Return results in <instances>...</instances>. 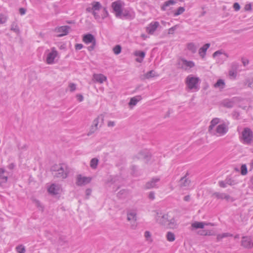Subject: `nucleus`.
<instances>
[{
  "instance_id": "nucleus-6",
  "label": "nucleus",
  "mask_w": 253,
  "mask_h": 253,
  "mask_svg": "<svg viewBox=\"0 0 253 253\" xmlns=\"http://www.w3.org/2000/svg\"><path fill=\"white\" fill-rule=\"evenodd\" d=\"M199 79L191 75L187 76L185 83L189 89H197Z\"/></svg>"
},
{
  "instance_id": "nucleus-28",
  "label": "nucleus",
  "mask_w": 253,
  "mask_h": 253,
  "mask_svg": "<svg viewBox=\"0 0 253 253\" xmlns=\"http://www.w3.org/2000/svg\"><path fill=\"white\" fill-rule=\"evenodd\" d=\"M222 105L225 107L231 108L233 107L234 102L232 100L227 99L224 100L222 102Z\"/></svg>"
},
{
  "instance_id": "nucleus-31",
  "label": "nucleus",
  "mask_w": 253,
  "mask_h": 253,
  "mask_svg": "<svg viewBox=\"0 0 253 253\" xmlns=\"http://www.w3.org/2000/svg\"><path fill=\"white\" fill-rule=\"evenodd\" d=\"M99 160L97 158H94L91 160L90 162V167L92 169H96L98 164Z\"/></svg>"
},
{
  "instance_id": "nucleus-18",
  "label": "nucleus",
  "mask_w": 253,
  "mask_h": 253,
  "mask_svg": "<svg viewBox=\"0 0 253 253\" xmlns=\"http://www.w3.org/2000/svg\"><path fill=\"white\" fill-rule=\"evenodd\" d=\"M91 4V7H88L86 8V11L88 12L92 13L94 11H99L102 7L101 3L98 1H93Z\"/></svg>"
},
{
  "instance_id": "nucleus-16",
  "label": "nucleus",
  "mask_w": 253,
  "mask_h": 253,
  "mask_svg": "<svg viewBox=\"0 0 253 253\" xmlns=\"http://www.w3.org/2000/svg\"><path fill=\"white\" fill-rule=\"evenodd\" d=\"M159 26L160 24L157 21L151 22L146 27V32L149 34L153 35Z\"/></svg>"
},
{
  "instance_id": "nucleus-63",
  "label": "nucleus",
  "mask_w": 253,
  "mask_h": 253,
  "mask_svg": "<svg viewBox=\"0 0 253 253\" xmlns=\"http://www.w3.org/2000/svg\"><path fill=\"white\" fill-rule=\"evenodd\" d=\"M129 13L128 12V11H125L124 12H122V16H124V17H127V16H129Z\"/></svg>"
},
{
  "instance_id": "nucleus-3",
  "label": "nucleus",
  "mask_w": 253,
  "mask_h": 253,
  "mask_svg": "<svg viewBox=\"0 0 253 253\" xmlns=\"http://www.w3.org/2000/svg\"><path fill=\"white\" fill-rule=\"evenodd\" d=\"M137 211L136 209H129L126 211V219L130 222L131 228L135 229L137 226L136 221L137 219Z\"/></svg>"
},
{
  "instance_id": "nucleus-25",
  "label": "nucleus",
  "mask_w": 253,
  "mask_h": 253,
  "mask_svg": "<svg viewBox=\"0 0 253 253\" xmlns=\"http://www.w3.org/2000/svg\"><path fill=\"white\" fill-rule=\"evenodd\" d=\"M187 49L192 53H195L197 50V46L193 42L188 43L186 45Z\"/></svg>"
},
{
  "instance_id": "nucleus-8",
  "label": "nucleus",
  "mask_w": 253,
  "mask_h": 253,
  "mask_svg": "<svg viewBox=\"0 0 253 253\" xmlns=\"http://www.w3.org/2000/svg\"><path fill=\"white\" fill-rule=\"evenodd\" d=\"M123 3L121 0L113 2L112 7L115 12L116 16L121 18L122 14Z\"/></svg>"
},
{
  "instance_id": "nucleus-46",
  "label": "nucleus",
  "mask_w": 253,
  "mask_h": 253,
  "mask_svg": "<svg viewBox=\"0 0 253 253\" xmlns=\"http://www.w3.org/2000/svg\"><path fill=\"white\" fill-rule=\"evenodd\" d=\"M134 55L137 56H139L143 59L145 57V53L143 51H136L135 52Z\"/></svg>"
},
{
  "instance_id": "nucleus-57",
  "label": "nucleus",
  "mask_w": 253,
  "mask_h": 253,
  "mask_svg": "<svg viewBox=\"0 0 253 253\" xmlns=\"http://www.w3.org/2000/svg\"><path fill=\"white\" fill-rule=\"evenodd\" d=\"M176 29V26H173L169 29V32L168 33L169 34H173L174 33V30Z\"/></svg>"
},
{
  "instance_id": "nucleus-53",
  "label": "nucleus",
  "mask_w": 253,
  "mask_h": 253,
  "mask_svg": "<svg viewBox=\"0 0 253 253\" xmlns=\"http://www.w3.org/2000/svg\"><path fill=\"white\" fill-rule=\"evenodd\" d=\"M233 8L235 11H239L240 9V5L238 2H235L233 4Z\"/></svg>"
},
{
  "instance_id": "nucleus-10",
  "label": "nucleus",
  "mask_w": 253,
  "mask_h": 253,
  "mask_svg": "<svg viewBox=\"0 0 253 253\" xmlns=\"http://www.w3.org/2000/svg\"><path fill=\"white\" fill-rule=\"evenodd\" d=\"M188 174L186 173V174L181 177L180 179L178 181V186L180 188L182 189H186L188 187L190 186L191 184V180L189 179V177H187V175Z\"/></svg>"
},
{
  "instance_id": "nucleus-48",
  "label": "nucleus",
  "mask_w": 253,
  "mask_h": 253,
  "mask_svg": "<svg viewBox=\"0 0 253 253\" xmlns=\"http://www.w3.org/2000/svg\"><path fill=\"white\" fill-rule=\"evenodd\" d=\"M225 180L227 184L231 186L234 185L236 184V182H235L234 180H232L231 178H227L225 179Z\"/></svg>"
},
{
  "instance_id": "nucleus-4",
  "label": "nucleus",
  "mask_w": 253,
  "mask_h": 253,
  "mask_svg": "<svg viewBox=\"0 0 253 253\" xmlns=\"http://www.w3.org/2000/svg\"><path fill=\"white\" fill-rule=\"evenodd\" d=\"M83 41L86 44L91 43V45L87 47L88 51H91L94 49L96 45V39L93 35L87 34L84 35Z\"/></svg>"
},
{
  "instance_id": "nucleus-42",
  "label": "nucleus",
  "mask_w": 253,
  "mask_h": 253,
  "mask_svg": "<svg viewBox=\"0 0 253 253\" xmlns=\"http://www.w3.org/2000/svg\"><path fill=\"white\" fill-rule=\"evenodd\" d=\"M7 20V17L3 14H0V24L5 23Z\"/></svg>"
},
{
  "instance_id": "nucleus-5",
  "label": "nucleus",
  "mask_w": 253,
  "mask_h": 253,
  "mask_svg": "<svg viewBox=\"0 0 253 253\" xmlns=\"http://www.w3.org/2000/svg\"><path fill=\"white\" fill-rule=\"evenodd\" d=\"M253 138V133L251 129L246 127L244 129L242 134V139L243 143L246 144H250Z\"/></svg>"
},
{
  "instance_id": "nucleus-49",
  "label": "nucleus",
  "mask_w": 253,
  "mask_h": 253,
  "mask_svg": "<svg viewBox=\"0 0 253 253\" xmlns=\"http://www.w3.org/2000/svg\"><path fill=\"white\" fill-rule=\"evenodd\" d=\"M76 97L78 101L80 102H82L84 100V96L81 94H77L76 95Z\"/></svg>"
},
{
  "instance_id": "nucleus-36",
  "label": "nucleus",
  "mask_w": 253,
  "mask_h": 253,
  "mask_svg": "<svg viewBox=\"0 0 253 253\" xmlns=\"http://www.w3.org/2000/svg\"><path fill=\"white\" fill-rule=\"evenodd\" d=\"M15 250L18 253H25L26 252L25 247L23 245L17 246Z\"/></svg>"
},
{
  "instance_id": "nucleus-47",
  "label": "nucleus",
  "mask_w": 253,
  "mask_h": 253,
  "mask_svg": "<svg viewBox=\"0 0 253 253\" xmlns=\"http://www.w3.org/2000/svg\"><path fill=\"white\" fill-rule=\"evenodd\" d=\"M225 200H226V201H231V202H234L235 201V199L231 197L229 195L227 194H225V196L224 197Z\"/></svg>"
},
{
  "instance_id": "nucleus-26",
  "label": "nucleus",
  "mask_w": 253,
  "mask_h": 253,
  "mask_svg": "<svg viewBox=\"0 0 253 253\" xmlns=\"http://www.w3.org/2000/svg\"><path fill=\"white\" fill-rule=\"evenodd\" d=\"M205 226V222H204L195 221L192 223L191 224V227L195 229L199 228L203 229L204 228Z\"/></svg>"
},
{
  "instance_id": "nucleus-17",
  "label": "nucleus",
  "mask_w": 253,
  "mask_h": 253,
  "mask_svg": "<svg viewBox=\"0 0 253 253\" xmlns=\"http://www.w3.org/2000/svg\"><path fill=\"white\" fill-rule=\"evenodd\" d=\"M70 27L69 26H63L57 27L55 29V31L57 33H61L58 35L59 37H62L66 35L69 33Z\"/></svg>"
},
{
  "instance_id": "nucleus-41",
  "label": "nucleus",
  "mask_w": 253,
  "mask_h": 253,
  "mask_svg": "<svg viewBox=\"0 0 253 253\" xmlns=\"http://www.w3.org/2000/svg\"><path fill=\"white\" fill-rule=\"evenodd\" d=\"M241 173L243 175H245L248 172L247 168L245 164L242 165L241 167Z\"/></svg>"
},
{
  "instance_id": "nucleus-38",
  "label": "nucleus",
  "mask_w": 253,
  "mask_h": 253,
  "mask_svg": "<svg viewBox=\"0 0 253 253\" xmlns=\"http://www.w3.org/2000/svg\"><path fill=\"white\" fill-rule=\"evenodd\" d=\"M98 129L97 128L91 126L89 128V130L87 133V135L88 136L91 135L94 133H95Z\"/></svg>"
},
{
  "instance_id": "nucleus-40",
  "label": "nucleus",
  "mask_w": 253,
  "mask_h": 253,
  "mask_svg": "<svg viewBox=\"0 0 253 253\" xmlns=\"http://www.w3.org/2000/svg\"><path fill=\"white\" fill-rule=\"evenodd\" d=\"M34 203L36 205V206L40 210L43 211V207L42 205L40 202L36 199L33 200Z\"/></svg>"
},
{
  "instance_id": "nucleus-7",
  "label": "nucleus",
  "mask_w": 253,
  "mask_h": 253,
  "mask_svg": "<svg viewBox=\"0 0 253 253\" xmlns=\"http://www.w3.org/2000/svg\"><path fill=\"white\" fill-rule=\"evenodd\" d=\"M156 212L155 218L157 222L166 226L169 221V218L170 217V216L169 213L162 214L161 212H159L158 211H156Z\"/></svg>"
},
{
  "instance_id": "nucleus-45",
  "label": "nucleus",
  "mask_w": 253,
  "mask_h": 253,
  "mask_svg": "<svg viewBox=\"0 0 253 253\" xmlns=\"http://www.w3.org/2000/svg\"><path fill=\"white\" fill-rule=\"evenodd\" d=\"M199 234L203 236H212L214 234L211 231H205L203 230L199 233Z\"/></svg>"
},
{
  "instance_id": "nucleus-14",
  "label": "nucleus",
  "mask_w": 253,
  "mask_h": 253,
  "mask_svg": "<svg viewBox=\"0 0 253 253\" xmlns=\"http://www.w3.org/2000/svg\"><path fill=\"white\" fill-rule=\"evenodd\" d=\"M251 237L243 236L241 241V245L245 248L251 249L253 247V242Z\"/></svg>"
},
{
  "instance_id": "nucleus-27",
  "label": "nucleus",
  "mask_w": 253,
  "mask_h": 253,
  "mask_svg": "<svg viewBox=\"0 0 253 253\" xmlns=\"http://www.w3.org/2000/svg\"><path fill=\"white\" fill-rule=\"evenodd\" d=\"M225 84L224 81L222 79H219L217 80V82L214 84L213 86L215 88L222 89L225 87Z\"/></svg>"
},
{
  "instance_id": "nucleus-60",
  "label": "nucleus",
  "mask_w": 253,
  "mask_h": 253,
  "mask_svg": "<svg viewBox=\"0 0 253 253\" xmlns=\"http://www.w3.org/2000/svg\"><path fill=\"white\" fill-rule=\"evenodd\" d=\"M19 10L21 15L25 14L26 11L24 8H20Z\"/></svg>"
},
{
  "instance_id": "nucleus-13",
  "label": "nucleus",
  "mask_w": 253,
  "mask_h": 253,
  "mask_svg": "<svg viewBox=\"0 0 253 253\" xmlns=\"http://www.w3.org/2000/svg\"><path fill=\"white\" fill-rule=\"evenodd\" d=\"M91 180V178L89 177L82 176L81 175H78L77 177L76 184L78 186H83L89 183Z\"/></svg>"
},
{
  "instance_id": "nucleus-59",
  "label": "nucleus",
  "mask_w": 253,
  "mask_h": 253,
  "mask_svg": "<svg viewBox=\"0 0 253 253\" xmlns=\"http://www.w3.org/2000/svg\"><path fill=\"white\" fill-rule=\"evenodd\" d=\"M232 236V234L229 233H224L222 234V236L223 237V238L227 237H231Z\"/></svg>"
},
{
  "instance_id": "nucleus-30",
  "label": "nucleus",
  "mask_w": 253,
  "mask_h": 253,
  "mask_svg": "<svg viewBox=\"0 0 253 253\" xmlns=\"http://www.w3.org/2000/svg\"><path fill=\"white\" fill-rule=\"evenodd\" d=\"M5 170L3 168L0 169V179L3 183H6L7 181V175H4Z\"/></svg>"
},
{
  "instance_id": "nucleus-11",
  "label": "nucleus",
  "mask_w": 253,
  "mask_h": 253,
  "mask_svg": "<svg viewBox=\"0 0 253 253\" xmlns=\"http://www.w3.org/2000/svg\"><path fill=\"white\" fill-rule=\"evenodd\" d=\"M58 52L55 47L51 48V51L49 52L46 57V63L48 64H52L54 62V59L57 56Z\"/></svg>"
},
{
  "instance_id": "nucleus-33",
  "label": "nucleus",
  "mask_w": 253,
  "mask_h": 253,
  "mask_svg": "<svg viewBox=\"0 0 253 253\" xmlns=\"http://www.w3.org/2000/svg\"><path fill=\"white\" fill-rule=\"evenodd\" d=\"M144 237L145 238V240L149 242L152 243L153 242V239L152 238V236L151 233L149 231H146L144 232Z\"/></svg>"
},
{
  "instance_id": "nucleus-37",
  "label": "nucleus",
  "mask_w": 253,
  "mask_h": 253,
  "mask_svg": "<svg viewBox=\"0 0 253 253\" xmlns=\"http://www.w3.org/2000/svg\"><path fill=\"white\" fill-rule=\"evenodd\" d=\"M122 50V47L120 45H116L113 48V51L114 53L118 55L120 54Z\"/></svg>"
},
{
  "instance_id": "nucleus-64",
  "label": "nucleus",
  "mask_w": 253,
  "mask_h": 253,
  "mask_svg": "<svg viewBox=\"0 0 253 253\" xmlns=\"http://www.w3.org/2000/svg\"><path fill=\"white\" fill-rule=\"evenodd\" d=\"M91 193V190L90 189H87L85 191V194L87 196L90 195Z\"/></svg>"
},
{
  "instance_id": "nucleus-9",
  "label": "nucleus",
  "mask_w": 253,
  "mask_h": 253,
  "mask_svg": "<svg viewBox=\"0 0 253 253\" xmlns=\"http://www.w3.org/2000/svg\"><path fill=\"white\" fill-rule=\"evenodd\" d=\"M177 66L178 68L187 70L189 68L193 67L195 66V64L193 61H187L186 59H182L178 60Z\"/></svg>"
},
{
  "instance_id": "nucleus-58",
  "label": "nucleus",
  "mask_w": 253,
  "mask_h": 253,
  "mask_svg": "<svg viewBox=\"0 0 253 253\" xmlns=\"http://www.w3.org/2000/svg\"><path fill=\"white\" fill-rule=\"evenodd\" d=\"M96 11H94L92 12V14L94 16V17L95 19H98L99 18V15L98 14V13L96 12Z\"/></svg>"
},
{
  "instance_id": "nucleus-12",
  "label": "nucleus",
  "mask_w": 253,
  "mask_h": 253,
  "mask_svg": "<svg viewBox=\"0 0 253 253\" xmlns=\"http://www.w3.org/2000/svg\"><path fill=\"white\" fill-rule=\"evenodd\" d=\"M160 178L159 177L152 178L151 180L148 181L146 183L145 188L146 189H150L154 188H158L157 183L160 181Z\"/></svg>"
},
{
  "instance_id": "nucleus-44",
  "label": "nucleus",
  "mask_w": 253,
  "mask_h": 253,
  "mask_svg": "<svg viewBox=\"0 0 253 253\" xmlns=\"http://www.w3.org/2000/svg\"><path fill=\"white\" fill-rule=\"evenodd\" d=\"M11 30L14 31L16 33H18L19 32V28L16 24L15 23H13L11 26Z\"/></svg>"
},
{
  "instance_id": "nucleus-43",
  "label": "nucleus",
  "mask_w": 253,
  "mask_h": 253,
  "mask_svg": "<svg viewBox=\"0 0 253 253\" xmlns=\"http://www.w3.org/2000/svg\"><path fill=\"white\" fill-rule=\"evenodd\" d=\"M76 84L74 83H69L68 85V88L70 92H73L76 90L77 87Z\"/></svg>"
},
{
  "instance_id": "nucleus-52",
  "label": "nucleus",
  "mask_w": 253,
  "mask_h": 253,
  "mask_svg": "<svg viewBox=\"0 0 253 253\" xmlns=\"http://www.w3.org/2000/svg\"><path fill=\"white\" fill-rule=\"evenodd\" d=\"M148 198L150 200H154L155 198V192L153 191L150 192L148 195Z\"/></svg>"
},
{
  "instance_id": "nucleus-34",
  "label": "nucleus",
  "mask_w": 253,
  "mask_h": 253,
  "mask_svg": "<svg viewBox=\"0 0 253 253\" xmlns=\"http://www.w3.org/2000/svg\"><path fill=\"white\" fill-rule=\"evenodd\" d=\"M220 55H223L225 57V58H223L224 59L228 57V55L226 53L223 52L221 50H220L214 52L212 54V56L214 58Z\"/></svg>"
},
{
  "instance_id": "nucleus-54",
  "label": "nucleus",
  "mask_w": 253,
  "mask_h": 253,
  "mask_svg": "<svg viewBox=\"0 0 253 253\" xmlns=\"http://www.w3.org/2000/svg\"><path fill=\"white\" fill-rule=\"evenodd\" d=\"M244 9L246 11H251L252 10L251 4H247L245 5Z\"/></svg>"
},
{
  "instance_id": "nucleus-19",
  "label": "nucleus",
  "mask_w": 253,
  "mask_h": 253,
  "mask_svg": "<svg viewBox=\"0 0 253 253\" xmlns=\"http://www.w3.org/2000/svg\"><path fill=\"white\" fill-rule=\"evenodd\" d=\"M92 80L94 82L102 84L107 81V77L102 74H94Z\"/></svg>"
},
{
  "instance_id": "nucleus-50",
  "label": "nucleus",
  "mask_w": 253,
  "mask_h": 253,
  "mask_svg": "<svg viewBox=\"0 0 253 253\" xmlns=\"http://www.w3.org/2000/svg\"><path fill=\"white\" fill-rule=\"evenodd\" d=\"M127 194H128V191L126 190L123 189V190H121L118 193V196L121 197L122 195H126Z\"/></svg>"
},
{
  "instance_id": "nucleus-35",
  "label": "nucleus",
  "mask_w": 253,
  "mask_h": 253,
  "mask_svg": "<svg viewBox=\"0 0 253 253\" xmlns=\"http://www.w3.org/2000/svg\"><path fill=\"white\" fill-rule=\"evenodd\" d=\"M166 237L167 240L169 242H173L175 239V235L171 232H168Z\"/></svg>"
},
{
  "instance_id": "nucleus-56",
  "label": "nucleus",
  "mask_w": 253,
  "mask_h": 253,
  "mask_svg": "<svg viewBox=\"0 0 253 253\" xmlns=\"http://www.w3.org/2000/svg\"><path fill=\"white\" fill-rule=\"evenodd\" d=\"M83 47V45L81 43H77L75 45V49L76 50H80Z\"/></svg>"
},
{
  "instance_id": "nucleus-24",
  "label": "nucleus",
  "mask_w": 253,
  "mask_h": 253,
  "mask_svg": "<svg viewBox=\"0 0 253 253\" xmlns=\"http://www.w3.org/2000/svg\"><path fill=\"white\" fill-rule=\"evenodd\" d=\"M177 224L174 217H169L166 226L169 228L174 229L176 228Z\"/></svg>"
},
{
  "instance_id": "nucleus-2",
  "label": "nucleus",
  "mask_w": 253,
  "mask_h": 253,
  "mask_svg": "<svg viewBox=\"0 0 253 253\" xmlns=\"http://www.w3.org/2000/svg\"><path fill=\"white\" fill-rule=\"evenodd\" d=\"M51 171L54 177L65 179L69 173L68 166L65 164L54 165L51 168Z\"/></svg>"
},
{
  "instance_id": "nucleus-39",
  "label": "nucleus",
  "mask_w": 253,
  "mask_h": 253,
  "mask_svg": "<svg viewBox=\"0 0 253 253\" xmlns=\"http://www.w3.org/2000/svg\"><path fill=\"white\" fill-rule=\"evenodd\" d=\"M185 11V8L184 7H179L178 8L177 11L174 12V15L175 16H178L180 14L183 13Z\"/></svg>"
},
{
  "instance_id": "nucleus-32",
  "label": "nucleus",
  "mask_w": 253,
  "mask_h": 253,
  "mask_svg": "<svg viewBox=\"0 0 253 253\" xmlns=\"http://www.w3.org/2000/svg\"><path fill=\"white\" fill-rule=\"evenodd\" d=\"M225 194L224 193L214 192L212 194V196L217 199L224 200Z\"/></svg>"
},
{
  "instance_id": "nucleus-15",
  "label": "nucleus",
  "mask_w": 253,
  "mask_h": 253,
  "mask_svg": "<svg viewBox=\"0 0 253 253\" xmlns=\"http://www.w3.org/2000/svg\"><path fill=\"white\" fill-rule=\"evenodd\" d=\"M48 191L52 195L59 194L62 191L61 187L59 184H52L48 188Z\"/></svg>"
},
{
  "instance_id": "nucleus-29",
  "label": "nucleus",
  "mask_w": 253,
  "mask_h": 253,
  "mask_svg": "<svg viewBox=\"0 0 253 253\" xmlns=\"http://www.w3.org/2000/svg\"><path fill=\"white\" fill-rule=\"evenodd\" d=\"M176 2L173 0H169L168 1H165L163 5L161 7V9L163 11H165L167 9V7L171 5H174L175 4Z\"/></svg>"
},
{
  "instance_id": "nucleus-20",
  "label": "nucleus",
  "mask_w": 253,
  "mask_h": 253,
  "mask_svg": "<svg viewBox=\"0 0 253 253\" xmlns=\"http://www.w3.org/2000/svg\"><path fill=\"white\" fill-rule=\"evenodd\" d=\"M142 97L141 95H137L134 97H131L128 103V106L130 109H132L134 106H135L137 103L142 100Z\"/></svg>"
},
{
  "instance_id": "nucleus-61",
  "label": "nucleus",
  "mask_w": 253,
  "mask_h": 253,
  "mask_svg": "<svg viewBox=\"0 0 253 253\" xmlns=\"http://www.w3.org/2000/svg\"><path fill=\"white\" fill-rule=\"evenodd\" d=\"M249 63V61L248 59H242V63L244 66H246Z\"/></svg>"
},
{
  "instance_id": "nucleus-55",
  "label": "nucleus",
  "mask_w": 253,
  "mask_h": 253,
  "mask_svg": "<svg viewBox=\"0 0 253 253\" xmlns=\"http://www.w3.org/2000/svg\"><path fill=\"white\" fill-rule=\"evenodd\" d=\"M115 122L114 121H110L107 123L108 127H114L115 126Z\"/></svg>"
},
{
  "instance_id": "nucleus-62",
  "label": "nucleus",
  "mask_w": 253,
  "mask_h": 253,
  "mask_svg": "<svg viewBox=\"0 0 253 253\" xmlns=\"http://www.w3.org/2000/svg\"><path fill=\"white\" fill-rule=\"evenodd\" d=\"M229 76L235 78L236 77V73L233 71H230L229 73Z\"/></svg>"
},
{
  "instance_id": "nucleus-22",
  "label": "nucleus",
  "mask_w": 253,
  "mask_h": 253,
  "mask_svg": "<svg viewBox=\"0 0 253 253\" xmlns=\"http://www.w3.org/2000/svg\"><path fill=\"white\" fill-rule=\"evenodd\" d=\"M158 76V75L156 74L155 71L154 70H151L141 76V79L143 80L145 79H149L151 78H153Z\"/></svg>"
},
{
  "instance_id": "nucleus-1",
  "label": "nucleus",
  "mask_w": 253,
  "mask_h": 253,
  "mask_svg": "<svg viewBox=\"0 0 253 253\" xmlns=\"http://www.w3.org/2000/svg\"><path fill=\"white\" fill-rule=\"evenodd\" d=\"M220 123V119L218 118L212 119L208 127V132L211 136L221 137L225 135L229 130L228 124Z\"/></svg>"
},
{
  "instance_id": "nucleus-51",
  "label": "nucleus",
  "mask_w": 253,
  "mask_h": 253,
  "mask_svg": "<svg viewBox=\"0 0 253 253\" xmlns=\"http://www.w3.org/2000/svg\"><path fill=\"white\" fill-rule=\"evenodd\" d=\"M218 184H219V186L222 188H225L226 187V185H227L226 180L220 181L218 182Z\"/></svg>"
},
{
  "instance_id": "nucleus-21",
  "label": "nucleus",
  "mask_w": 253,
  "mask_h": 253,
  "mask_svg": "<svg viewBox=\"0 0 253 253\" xmlns=\"http://www.w3.org/2000/svg\"><path fill=\"white\" fill-rule=\"evenodd\" d=\"M211 44L209 43H206L202 47H201L199 50V55L204 58L206 54L207 49L210 47Z\"/></svg>"
},
{
  "instance_id": "nucleus-23",
  "label": "nucleus",
  "mask_w": 253,
  "mask_h": 253,
  "mask_svg": "<svg viewBox=\"0 0 253 253\" xmlns=\"http://www.w3.org/2000/svg\"><path fill=\"white\" fill-rule=\"evenodd\" d=\"M100 120L101 121L102 123L103 122L104 116L103 115H100L98 116L96 118H95L92 122V124L91 126H94L98 129L99 127L98 126V125H99Z\"/></svg>"
}]
</instances>
